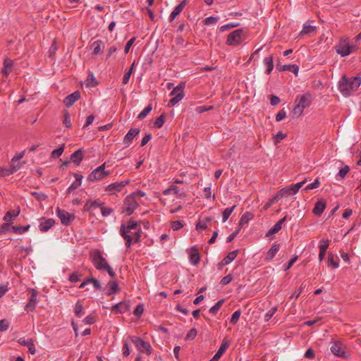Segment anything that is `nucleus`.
Segmentation results:
<instances>
[{"mask_svg":"<svg viewBox=\"0 0 361 361\" xmlns=\"http://www.w3.org/2000/svg\"><path fill=\"white\" fill-rule=\"evenodd\" d=\"M252 215L249 213V212H246L240 218V221H239V226H243V225L246 224L248 223V221L252 219Z\"/></svg>","mask_w":361,"mask_h":361,"instance_id":"obj_38","label":"nucleus"},{"mask_svg":"<svg viewBox=\"0 0 361 361\" xmlns=\"http://www.w3.org/2000/svg\"><path fill=\"white\" fill-rule=\"evenodd\" d=\"M197 330L196 329L193 328V329H191L187 334L185 339V340H192L194 339L196 336H197Z\"/></svg>","mask_w":361,"mask_h":361,"instance_id":"obj_57","label":"nucleus"},{"mask_svg":"<svg viewBox=\"0 0 361 361\" xmlns=\"http://www.w3.org/2000/svg\"><path fill=\"white\" fill-rule=\"evenodd\" d=\"M129 310V306L124 302H118L112 306L111 310L115 313H125Z\"/></svg>","mask_w":361,"mask_h":361,"instance_id":"obj_26","label":"nucleus"},{"mask_svg":"<svg viewBox=\"0 0 361 361\" xmlns=\"http://www.w3.org/2000/svg\"><path fill=\"white\" fill-rule=\"evenodd\" d=\"M320 186V182L318 178L315 179L314 181L310 184H308L304 189L305 192L317 188Z\"/></svg>","mask_w":361,"mask_h":361,"instance_id":"obj_44","label":"nucleus"},{"mask_svg":"<svg viewBox=\"0 0 361 361\" xmlns=\"http://www.w3.org/2000/svg\"><path fill=\"white\" fill-rule=\"evenodd\" d=\"M286 116V112L284 109H282L278 112V114L276 116V121H281L283 119H284Z\"/></svg>","mask_w":361,"mask_h":361,"instance_id":"obj_63","label":"nucleus"},{"mask_svg":"<svg viewBox=\"0 0 361 361\" xmlns=\"http://www.w3.org/2000/svg\"><path fill=\"white\" fill-rule=\"evenodd\" d=\"M245 39L244 31L238 29L231 32L227 37L226 44L228 46H237Z\"/></svg>","mask_w":361,"mask_h":361,"instance_id":"obj_8","label":"nucleus"},{"mask_svg":"<svg viewBox=\"0 0 361 361\" xmlns=\"http://www.w3.org/2000/svg\"><path fill=\"white\" fill-rule=\"evenodd\" d=\"M30 225L25 226H12V231L16 234H22L28 231Z\"/></svg>","mask_w":361,"mask_h":361,"instance_id":"obj_39","label":"nucleus"},{"mask_svg":"<svg viewBox=\"0 0 361 361\" xmlns=\"http://www.w3.org/2000/svg\"><path fill=\"white\" fill-rule=\"evenodd\" d=\"M350 168L348 166H345L343 168L341 169L338 171V176L343 179L345 178L346 174L349 172Z\"/></svg>","mask_w":361,"mask_h":361,"instance_id":"obj_53","label":"nucleus"},{"mask_svg":"<svg viewBox=\"0 0 361 361\" xmlns=\"http://www.w3.org/2000/svg\"><path fill=\"white\" fill-rule=\"evenodd\" d=\"M312 102V96L310 92H305L302 95H298L295 100L293 113L301 115L304 109L310 106Z\"/></svg>","mask_w":361,"mask_h":361,"instance_id":"obj_4","label":"nucleus"},{"mask_svg":"<svg viewBox=\"0 0 361 361\" xmlns=\"http://www.w3.org/2000/svg\"><path fill=\"white\" fill-rule=\"evenodd\" d=\"M130 235H131L133 238V242L135 243H139L142 235V231L140 228L137 231H133V233H130Z\"/></svg>","mask_w":361,"mask_h":361,"instance_id":"obj_45","label":"nucleus"},{"mask_svg":"<svg viewBox=\"0 0 361 361\" xmlns=\"http://www.w3.org/2000/svg\"><path fill=\"white\" fill-rule=\"evenodd\" d=\"M75 180L67 189V193H71L74 190L77 189L81 185L83 176L78 173H73Z\"/></svg>","mask_w":361,"mask_h":361,"instance_id":"obj_20","label":"nucleus"},{"mask_svg":"<svg viewBox=\"0 0 361 361\" xmlns=\"http://www.w3.org/2000/svg\"><path fill=\"white\" fill-rule=\"evenodd\" d=\"M164 118H165V114H162L161 115H160L158 118H157V119L155 120L154 121V126L158 128H161L164 122H165V120H164Z\"/></svg>","mask_w":361,"mask_h":361,"instance_id":"obj_48","label":"nucleus"},{"mask_svg":"<svg viewBox=\"0 0 361 361\" xmlns=\"http://www.w3.org/2000/svg\"><path fill=\"white\" fill-rule=\"evenodd\" d=\"M129 180H125L121 182L113 183L105 188V191L109 192L111 194H116L117 192H120L122 189L129 184Z\"/></svg>","mask_w":361,"mask_h":361,"instance_id":"obj_13","label":"nucleus"},{"mask_svg":"<svg viewBox=\"0 0 361 361\" xmlns=\"http://www.w3.org/2000/svg\"><path fill=\"white\" fill-rule=\"evenodd\" d=\"M361 85V73L357 75L348 78L343 75L338 83V88L340 92L345 97H349L353 92H355Z\"/></svg>","mask_w":361,"mask_h":361,"instance_id":"obj_1","label":"nucleus"},{"mask_svg":"<svg viewBox=\"0 0 361 361\" xmlns=\"http://www.w3.org/2000/svg\"><path fill=\"white\" fill-rule=\"evenodd\" d=\"M315 30V27L310 25L304 24L300 35L310 34Z\"/></svg>","mask_w":361,"mask_h":361,"instance_id":"obj_47","label":"nucleus"},{"mask_svg":"<svg viewBox=\"0 0 361 361\" xmlns=\"http://www.w3.org/2000/svg\"><path fill=\"white\" fill-rule=\"evenodd\" d=\"M83 322L86 324H90V325L93 324L96 322L95 316H94L92 314H90L84 319Z\"/></svg>","mask_w":361,"mask_h":361,"instance_id":"obj_60","label":"nucleus"},{"mask_svg":"<svg viewBox=\"0 0 361 361\" xmlns=\"http://www.w3.org/2000/svg\"><path fill=\"white\" fill-rule=\"evenodd\" d=\"M152 106L151 104L147 106L137 116L138 119L145 118L152 111Z\"/></svg>","mask_w":361,"mask_h":361,"instance_id":"obj_40","label":"nucleus"},{"mask_svg":"<svg viewBox=\"0 0 361 361\" xmlns=\"http://www.w3.org/2000/svg\"><path fill=\"white\" fill-rule=\"evenodd\" d=\"M63 146H62L59 147L58 149L53 150L51 154V157L54 159L59 158L63 152Z\"/></svg>","mask_w":361,"mask_h":361,"instance_id":"obj_52","label":"nucleus"},{"mask_svg":"<svg viewBox=\"0 0 361 361\" xmlns=\"http://www.w3.org/2000/svg\"><path fill=\"white\" fill-rule=\"evenodd\" d=\"M219 18L214 16H210L208 18H206L204 20V23L205 25H211V24H216L218 21Z\"/></svg>","mask_w":361,"mask_h":361,"instance_id":"obj_61","label":"nucleus"},{"mask_svg":"<svg viewBox=\"0 0 361 361\" xmlns=\"http://www.w3.org/2000/svg\"><path fill=\"white\" fill-rule=\"evenodd\" d=\"M264 63L267 66V74H270V73L274 69V59L273 56H270L268 57H265L264 59Z\"/></svg>","mask_w":361,"mask_h":361,"instance_id":"obj_33","label":"nucleus"},{"mask_svg":"<svg viewBox=\"0 0 361 361\" xmlns=\"http://www.w3.org/2000/svg\"><path fill=\"white\" fill-rule=\"evenodd\" d=\"M92 48L93 49L92 54L98 55L104 51V44L102 40L98 39L92 44Z\"/></svg>","mask_w":361,"mask_h":361,"instance_id":"obj_23","label":"nucleus"},{"mask_svg":"<svg viewBox=\"0 0 361 361\" xmlns=\"http://www.w3.org/2000/svg\"><path fill=\"white\" fill-rule=\"evenodd\" d=\"M286 216L281 219L275 225L268 231L267 236L271 235L278 233L282 228V224L286 221Z\"/></svg>","mask_w":361,"mask_h":361,"instance_id":"obj_28","label":"nucleus"},{"mask_svg":"<svg viewBox=\"0 0 361 361\" xmlns=\"http://www.w3.org/2000/svg\"><path fill=\"white\" fill-rule=\"evenodd\" d=\"M306 183V179L295 184H291L288 187L283 188L279 190L281 197H284L286 195H295L300 188H302Z\"/></svg>","mask_w":361,"mask_h":361,"instance_id":"obj_11","label":"nucleus"},{"mask_svg":"<svg viewBox=\"0 0 361 361\" xmlns=\"http://www.w3.org/2000/svg\"><path fill=\"white\" fill-rule=\"evenodd\" d=\"M57 216L60 219L62 224L65 226L70 225L72 221L75 219V215L68 213L64 209H61L60 208H57L56 209Z\"/></svg>","mask_w":361,"mask_h":361,"instance_id":"obj_12","label":"nucleus"},{"mask_svg":"<svg viewBox=\"0 0 361 361\" xmlns=\"http://www.w3.org/2000/svg\"><path fill=\"white\" fill-rule=\"evenodd\" d=\"M64 118H63V123L64 125L66 126V127H67L68 128H71V117H70V115L68 114V111H66L64 113Z\"/></svg>","mask_w":361,"mask_h":361,"instance_id":"obj_56","label":"nucleus"},{"mask_svg":"<svg viewBox=\"0 0 361 361\" xmlns=\"http://www.w3.org/2000/svg\"><path fill=\"white\" fill-rule=\"evenodd\" d=\"M19 167L12 166L11 169L1 168L0 167V176L4 177L13 174L16 172Z\"/></svg>","mask_w":361,"mask_h":361,"instance_id":"obj_34","label":"nucleus"},{"mask_svg":"<svg viewBox=\"0 0 361 361\" xmlns=\"http://www.w3.org/2000/svg\"><path fill=\"white\" fill-rule=\"evenodd\" d=\"M329 240L322 239L319 241V250L325 251L326 252V250L329 247Z\"/></svg>","mask_w":361,"mask_h":361,"instance_id":"obj_55","label":"nucleus"},{"mask_svg":"<svg viewBox=\"0 0 361 361\" xmlns=\"http://www.w3.org/2000/svg\"><path fill=\"white\" fill-rule=\"evenodd\" d=\"M110 172H102L99 169H94L91 173L88 176L87 180L89 182H94L104 179L105 177L109 176Z\"/></svg>","mask_w":361,"mask_h":361,"instance_id":"obj_15","label":"nucleus"},{"mask_svg":"<svg viewBox=\"0 0 361 361\" xmlns=\"http://www.w3.org/2000/svg\"><path fill=\"white\" fill-rule=\"evenodd\" d=\"M137 227V223L131 219L126 224H122L121 225L119 233L125 240V245L127 248H130L133 243V238L130 233H133V231H137L139 229Z\"/></svg>","mask_w":361,"mask_h":361,"instance_id":"obj_3","label":"nucleus"},{"mask_svg":"<svg viewBox=\"0 0 361 361\" xmlns=\"http://www.w3.org/2000/svg\"><path fill=\"white\" fill-rule=\"evenodd\" d=\"M283 197H281L280 192L279 191L265 205L264 209L269 208L273 204L276 202L279 199L282 198Z\"/></svg>","mask_w":361,"mask_h":361,"instance_id":"obj_43","label":"nucleus"},{"mask_svg":"<svg viewBox=\"0 0 361 361\" xmlns=\"http://www.w3.org/2000/svg\"><path fill=\"white\" fill-rule=\"evenodd\" d=\"M143 311H144L143 305L142 304H138L136 306L135 309L134 310L133 314L136 317H140L141 314L143 313Z\"/></svg>","mask_w":361,"mask_h":361,"instance_id":"obj_58","label":"nucleus"},{"mask_svg":"<svg viewBox=\"0 0 361 361\" xmlns=\"http://www.w3.org/2000/svg\"><path fill=\"white\" fill-rule=\"evenodd\" d=\"M40 221L41 222L39 226V231L43 233L48 231L56 223L54 219H45L44 218H42L40 219Z\"/></svg>","mask_w":361,"mask_h":361,"instance_id":"obj_16","label":"nucleus"},{"mask_svg":"<svg viewBox=\"0 0 361 361\" xmlns=\"http://www.w3.org/2000/svg\"><path fill=\"white\" fill-rule=\"evenodd\" d=\"M187 4L186 0H183L178 5H177L174 10L171 12V13L169 16V20L170 22H172L177 16H178L185 8V5Z\"/></svg>","mask_w":361,"mask_h":361,"instance_id":"obj_19","label":"nucleus"},{"mask_svg":"<svg viewBox=\"0 0 361 361\" xmlns=\"http://www.w3.org/2000/svg\"><path fill=\"white\" fill-rule=\"evenodd\" d=\"M224 300L222 299V300H219L213 307H212L210 309H209V312L211 314H215L217 313V312L219 310V309L221 308V307L222 306L223 303L224 302Z\"/></svg>","mask_w":361,"mask_h":361,"instance_id":"obj_42","label":"nucleus"},{"mask_svg":"<svg viewBox=\"0 0 361 361\" xmlns=\"http://www.w3.org/2000/svg\"><path fill=\"white\" fill-rule=\"evenodd\" d=\"M190 262L194 265H197L200 262V254L198 250L195 247H192L191 250Z\"/></svg>","mask_w":361,"mask_h":361,"instance_id":"obj_31","label":"nucleus"},{"mask_svg":"<svg viewBox=\"0 0 361 361\" xmlns=\"http://www.w3.org/2000/svg\"><path fill=\"white\" fill-rule=\"evenodd\" d=\"M74 312L76 317H81L84 315V308L80 301H78L75 305Z\"/></svg>","mask_w":361,"mask_h":361,"instance_id":"obj_35","label":"nucleus"},{"mask_svg":"<svg viewBox=\"0 0 361 361\" xmlns=\"http://www.w3.org/2000/svg\"><path fill=\"white\" fill-rule=\"evenodd\" d=\"M139 133L140 130L138 128H130L123 138V144L126 146H129L136 135L139 134Z\"/></svg>","mask_w":361,"mask_h":361,"instance_id":"obj_17","label":"nucleus"},{"mask_svg":"<svg viewBox=\"0 0 361 361\" xmlns=\"http://www.w3.org/2000/svg\"><path fill=\"white\" fill-rule=\"evenodd\" d=\"M90 259L94 267L99 270H105L111 277H114L116 274L111 266L108 264L106 259L103 257L99 250H94L90 252Z\"/></svg>","mask_w":361,"mask_h":361,"instance_id":"obj_2","label":"nucleus"},{"mask_svg":"<svg viewBox=\"0 0 361 361\" xmlns=\"http://www.w3.org/2000/svg\"><path fill=\"white\" fill-rule=\"evenodd\" d=\"M277 69L279 71H291V72L294 73L295 75H297L299 71V67H298V66H297L295 64H289V65H283V66L277 65Z\"/></svg>","mask_w":361,"mask_h":361,"instance_id":"obj_27","label":"nucleus"},{"mask_svg":"<svg viewBox=\"0 0 361 361\" xmlns=\"http://www.w3.org/2000/svg\"><path fill=\"white\" fill-rule=\"evenodd\" d=\"M236 207V205H233L231 208H226L224 209V211L222 213V221L224 223L226 222L229 216H231V213L234 210V209Z\"/></svg>","mask_w":361,"mask_h":361,"instance_id":"obj_36","label":"nucleus"},{"mask_svg":"<svg viewBox=\"0 0 361 361\" xmlns=\"http://www.w3.org/2000/svg\"><path fill=\"white\" fill-rule=\"evenodd\" d=\"M29 291L30 292L31 295L28 302L25 307V310L27 312H32L35 309L37 303V297L38 295V291L33 288L29 289Z\"/></svg>","mask_w":361,"mask_h":361,"instance_id":"obj_14","label":"nucleus"},{"mask_svg":"<svg viewBox=\"0 0 361 361\" xmlns=\"http://www.w3.org/2000/svg\"><path fill=\"white\" fill-rule=\"evenodd\" d=\"M131 341L135 345L140 352H145L147 355H150L152 353V348L149 343L136 336L131 337Z\"/></svg>","mask_w":361,"mask_h":361,"instance_id":"obj_9","label":"nucleus"},{"mask_svg":"<svg viewBox=\"0 0 361 361\" xmlns=\"http://www.w3.org/2000/svg\"><path fill=\"white\" fill-rule=\"evenodd\" d=\"M328 264L332 266L334 269H336L339 266L338 262L334 260V256L332 254L329 255Z\"/></svg>","mask_w":361,"mask_h":361,"instance_id":"obj_51","label":"nucleus"},{"mask_svg":"<svg viewBox=\"0 0 361 361\" xmlns=\"http://www.w3.org/2000/svg\"><path fill=\"white\" fill-rule=\"evenodd\" d=\"M279 250V244L274 243L272 247L267 251V255L265 257V260L270 261L276 255V254Z\"/></svg>","mask_w":361,"mask_h":361,"instance_id":"obj_30","label":"nucleus"},{"mask_svg":"<svg viewBox=\"0 0 361 361\" xmlns=\"http://www.w3.org/2000/svg\"><path fill=\"white\" fill-rule=\"evenodd\" d=\"M86 84L87 86L90 87H95L97 85V82L93 75V73H89L87 79H86Z\"/></svg>","mask_w":361,"mask_h":361,"instance_id":"obj_41","label":"nucleus"},{"mask_svg":"<svg viewBox=\"0 0 361 361\" xmlns=\"http://www.w3.org/2000/svg\"><path fill=\"white\" fill-rule=\"evenodd\" d=\"M277 311V307H274L271 308L264 315V321L268 322L269 319L273 317V315L276 313Z\"/></svg>","mask_w":361,"mask_h":361,"instance_id":"obj_50","label":"nucleus"},{"mask_svg":"<svg viewBox=\"0 0 361 361\" xmlns=\"http://www.w3.org/2000/svg\"><path fill=\"white\" fill-rule=\"evenodd\" d=\"M241 311L240 310L235 311L231 318L230 322L233 324H236L240 319Z\"/></svg>","mask_w":361,"mask_h":361,"instance_id":"obj_46","label":"nucleus"},{"mask_svg":"<svg viewBox=\"0 0 361 361\" xmlns=\"http://www.w3.org/2000/svg\"><path fill=\"white\" fill-rule=\"evenodd\" d=\"M326 202L324 200L322 199L318 200L314 205L312 212L317 215L320 216L326 208Z\"/></svg>","mask_w":361,"mask_h":361,"instance_id":"obj_22","label":"nucleus"},{"mask_svg":"<svg viewBox=\"0 0 361 361\" xmlns=\"http://www.w3.org/2000/svg\"><path fill=\"white\" fill-rule=\"evenodd\" d=\"M80 97V93L79 91H75L73 93L68 95L63 100V103L68 107L72 106L74 103L78 100Z\"/></svg>","mask_w":361,"mask_h":361,"instance_id":"obj_18","label":"nucleus"},{"mask_svg":"<svg viewBox=\"0 0 361 361\" xmlns=\"http://www.w3.org/2000/svg\"><path fill=\"white\" fill-rule=\"evenodd\" d=\"M35 198L39 201L45 200L47 198V196L44 193H39L37 192H32L31 193Z\"/></svg>","mask_w":361,"mask_h":361,"instance_id":"obj_62","label":"nucleus"},{"mask_svg":"<svg viewBox=\"0 0 361 361\" xmlns=\"http://www.w3.org/2000/svg\"><path fill=\"white\" fill-rule=\"evenodd\" d=\"M84 158L83 152L79 149L71 155V160L76 165H79Z\"/></svg>","mask_w":361,"mask_h":361,"instance_id":"obj_25","label":"nucleus"},{"mask_svg":"<svg viewBox=\"0 0 361 361\" xmlns=\"http://www.w3.org/2000/svg\"><path fill=\"white\" fill-rule=\"evenodd\" d=\"M229 345L228 341H224L221 346L219 347L217 352L215 353V355L213 356V357L209 361H218L220 357L222 356V355L225 353L226 349L228 348Z\"/></svg>","mask_w":361,"mask_h":361,"instance_id":"obj_21","label":"nucleus"},{"mask_svg":"<svg viewBox=\"0 0 361 361\" xmlns=\"http://www.w3.org/2000/svg\"><path fill=\"white\" fill-rule=\"evenodd\" d=\"M185 83L184 82H180L170 93L173 97L170 99L169 105L171 106H175L184 97V88Z\"/></svg>","mask_w":361,"mask_h":361,"instance_id":"obj_5","label":"nucleus"},{"mask_svg":"<svg viewBox=\"0 0 361 361\" xmlns=\"http://www.w3.org/2000/svg\"><path fill=\"white\" fill-rule=\"evenodd\" d=\"M335 49L338 54L346 56L355 51V47L350 45L348 39H341L335 46Z\"/></svg>","mask_w":361,"mask_h":361,"instance_id":"obj_6","label":"nucleus"},{"mask_svg":"<svg viewBox=\"0 0 361 361\" xmlns=\"http://www.w3.org/2000/svg\"><path fill=\"white\" fill-rule=\"evenodd\" d=\"M9 231H12V226L7 222L4 223L0 227V235L6 233Z\"/></svg>","mask_w":361,"mask_h":361,"instance_id":"obj_54","label":"nucleus"},{"mask_svg":"<svg viewBox=\"0 0 361 361\" xmlns=\"http://www.w3.org/2000/svg\"><path fill=\"white\" fill-rule=\"evenodd\" d=\"M331 345L330 348L331 352L336 356L340 357L342 358H346L348 357V353L345 350V347L343 344L339 341H332L331 343Z\"/></svg>","mask_w":361,"mask_h":361,"instance_id":"obj_10","label":"nucleus"},{"mask_svg":"<svg viewBox=\"0 0 361 361\" xmlns=\"http://www.w3.org/2000/svg\"><path fill=\"white\" fill-rule=\"evenodd\" d=\"M113 209L111 207H105L103 206L101 207L102 215L104 217L109 216L113 212Z\"/></svg>","mask_w":361,"mask_h":361,"instance_id":"obj_59","label":"nucleus"},{"mask_svg":"<svg viewBox=\"0 0 361 361\" xmlns=\"http://www.w3.org/2000/svg\"><path fill=\"white\" fill-rule=\"evenodd\" d=\"M172 228L173 231H178L183 227V224L180 221H175L172 222Z\"/></svg>","mask_w":361,"mask_h":361,"instance_id":"obj_64","label":"nucleus"},{"mask_svg":"<svg viewBox=\"0 0 361 361\" xmlns=\"http://www.w3.org/2000/svg\"><path fill=\"white\" fill-rule=\"evenodd\" d=\"M20 214V210H18L17 212L15 211H8L6 213L5 216H4V220L5 221H8L11 219H14L17 217Z\"/></svg>","mask_w":361,"mask_h":361,"instance_id":"obj_37","label":"nucleus"},{"mask_svg":"<svg viewBox=\"0 0 361 361\" xmlns=\"http://www.w3.org/2000/svg\"><path fill=\"white\" fill-rule=\"evenodd\" d=\"M106 295L110 296L119 291L118 284L115 281H109L106 285Z\"/></svg>","mask_w":361,"mask_h":361,"instance_id":"obj_24","label":"nucleus"},{"mask_svg":"<svg viewBox=\"0 0 361 361\" xmlns=\"http://www.w3.org/2000/svg\"><path fill=\"white\" fill-rule=\"evenodd\" d=\"M238 253V250H233L229 252L221 262L220 265L224 266L230 264L233 259H235Z\"/></svg>","mask_w":361,"mask_h":361,"instance_id":"obj_29","label":"nucleus"},{"mask_svg":"<svg viewBox=\"0 0 361 361\" xmlns=\"http://www.w3.org/2000/svg\"><path fill=\"white\" fill-rule=\"evenodd\" d=\"M87 281L89 282V283H92L94 286V288L96 289V290H100L101 289V285H100V283L99 281L95 279V278H87Z\"/></svg>","mask_w":361,"mask_h":361,"instance_id":"obj_49","label":"nucleus"},{"mask_svg":"<svg viewBox=\"0 0 361 361\" xmlns=\"http://www.w3.org/2000/svg\"><path fill=\"white\" fill-rule=\"evenodd\" d=\"M13 66V61L10 59H5L4 61V69L2 70V73L5 75V76H8L11 71V68Z\"/></svg>","mask_w":361,"mask_h":361,"instance_id":"obj_32","label":"nucleus"},{"mask_svg":"<svg viewBox=\"0 0 361 361\" xmlns=\"http://www.w3.org/2000/svg\"><path fill=\"white\" fill-rule=\"evenodd\" d=\"M138 203L137 200L134 198V195H128L123 202L122 207V213H125L126 215H131L134 211L137 209Z\"/></svg>","mask_w":361,"mask_h":361,"instance_id":"obj_7","label":"nucleus"}]
</instances>
